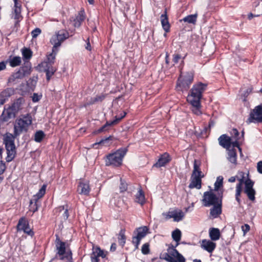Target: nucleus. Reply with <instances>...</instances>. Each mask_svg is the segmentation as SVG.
Returning a JSON list of instances; mask_svg holds the SVG:
<instances>
[{"label": "nucleus", "mask_w": 262, "mask_h": 262, "mask_svg": "<svg viewBox=\"0 0 262 262\" xmlns=\"http://www.w3.org/2000/svg\"><path fill=\"white\" fill-rule=\"evenodd\" d=\"M58 209L59 210L60 213L62 214L63 219L67 220L69 216L67 207L65 208L64 206H60Z\"/></svg>", "instance_id": "e433bc0d"}, {"label": "nucleus", "mask_w": 262, "mask_h": 262, "mask_svg": "<svg viewBox=\"0 0 262 262\" xmlns=\"http://www.w3.org/2000/svg\"><path fill=\"white\" fill-rule=\"evenodd\" d=\"M112 136H110L108 137V138H105V139H102L100 142H99L97 144H105L107 141L108 140H112Z\"/></svg>", "instance_id": "6e6d98bb"}, {"label": "nucleus", "mask_w": 262, "mask_h": 262, "mask_svg": "<svg viewBox=\"0 0 262 262\" xmlns=\"http://www.w3.org/2000/svg\"><path fill=\"white\" fill-rule=\"evenodd\" d=\"M85 49L89 51H91V45H90V41H89V39L88 38V42H86V45L85 46Z\"/></svg>", "instance_id": "0e129e2a"}, {"label": "nucleus", "mask_w": 262, "mask_h": 262, "mask_svg": "<svg viewBox=\"0 0 262 262\" xmlns=\"http://www.w3.org/2000/svg\"><path fill=\"white\" fill-rule=\"evenodd\" d=\"M69 36L67 31L61 30L58 31L53 35L51 40V43L53 45V52H55L56 48L60 46L61 43Z\"/></svg>", "instance_id": "1a4fd4ad"}, {"label": "nucleus", "mask_w": 262, "mask_h": 262, "mask_svg": "<svg viewBox=\"0 0 262 262\" xmlns=\"http://www.w3.org/2000/svg\"><path fill=\"white\" fill-rule=\"evenodd\" d=\"M56 249L57 251V254L59 255L60 259H64L66 258L68 260L71 259L72 253L71 252L66 251V244L64 242H61L59 240L57 242Z\"/></svg>", "instance_id": "ddd939ff"}, {"label": "nucleus", "mask_w": 262, "mask_h": 262, "mask_svg": "<svg viewBox=\"0 0 262 262\" xmlns=\"http://www.w3.org/2000/svg\"><path fill=\"white\" fill-rule=\"evenodd\" d=\"M47 188V185L46 184H43L41 188L39 190L38 192L34 195V199L36 202L38 199L41 198L46 193V190Z\"/></svg>", "instance_id": "c756f323"}, {"label": "nucleus", "mask_w": 262, "mask_h": 262, "mask_svg": "<svg viewBox=\"0 0 262 262\" xmlns=\"http://www.w3.org/2000/svg\"><path fill=\"white\" fill-rule=\"evenodd\" d=\"M207 85L201 82L194 84L187 98L189 103L198 104L202 97V94L206 90Z\"/></svg>", "instance_id": "f03ea898"}, {"label": "nucleus", "mask_w": 262, "mask_h": 262, "mask_svg": "<svg viewBox=\"0 0 262 262\" xmlns=\"http://www.w3.org/2000/svg\"><path fill=\"white\" fill-rule=\"evenodd\" d=\"M4 142L7 155L6 160L7 162H10L14 159L16 155L14 137L11 134L7 135L4 138Z\"/></svg>", "instance_id": "423d86ee"}, {"label": "nucleus", "mask_w": 262, "mask_h": 262, "mask_svg": "<svg viewBox=\"0 0 262 262\" xmlns=\"http://www.w3.org/2000/svg\"><path fill=\"white\" fill-rule=\"evenodd\" d=\"M213 206V207L210 209V213L214 218H216L222 212V203H219Z\"/></svg>", "instance_id": "393cba45"}, {"label": "nucleus", "mask_w": 262, "mask_h": 262, "mask_svg": "<svg viewBox=\"0 0 262 262\" xmlns=\"http://www.w3.org/2000/svg\"><path fill=\"white\" fill-rule=\"evenodd\" d=\"M197 17V14L189 15L183 18V19L180 20V21H182L183 20L184 22L194 24L196 21Z\"/></svg>", "instance_id": "cd10ccee"}, {"label": "nucleus", "mask_w": 262, "mask_h": 262, "mask_svg": "<svg viewBox=\"0 0 262 262\" xmlns=\"http://www.w3.org/2000/svg\"><path fill=\"white\" fill-rule=\"evenodd\" d=\"M193 80V73L188 72L184 76L181 75L178 79L177 89L178 91L187 90Z\"/></svg>", "instance_id": "0eeeda50"}, {"label": "nucleus", "mask_w": 262, "mask_h": 262, "mask_svg": "<svg viewBox=\"0 0 262 262\" xmlns=\"http://www.w3.org/2000/svg\"><path fill=\"white\" fill-rule=\"evenodd\" d=\"M148 231V228L147 226H142L136 229L134 231L135 236L133 237V243L136 245V248L139 245L141 239L146 236Z\"/></svg>", "instance_id": "f8f14e48"}, {"label": "nucleus", "mask_w": 262, "mask_h": 262, "mask_svg": "<svg viewBox=\"0 0 262 262\" xmlns=\"http://www.w3.org/2000/svg\"><path fill=\"white\" fill-rule=\"evenodd\" d=\"M25 100L23 98H19L9 107L17 114L18 112L23 108Z\"/></svg>", "instance_id": "4be33fe9"}, {"label": "nucleus", "mask_w": 262, "mask_h": 262, "mask_svg": "<svg viewBox=\"0 0 262 262\" xmlns=\"http://www.w3.org/2000/svg\"><path fill=\"white\" fill-rule=\"evenodd\" d=\"M6 165L4 163L2 162L0 163V175L2 174L6 169ZM0 180H2V178L0 177Z\"/></svg>", "instance_id": "3c124183"}, {"label": "nucleus", "mask_w": 262, "mask_h": 262, "mask_svg": "<svg viewBox=\"0 0 262 262\" xmlns=\"http://www.w3.org/2000/svg\"><path fill=\"white\" fill-rule=\"evenodd\" d=\"M231 144L232 145L233 147H237L240 150H241V149L238 146V142L237 141V140L235 141L232 142Z\"/></svg>", "instance_id": "69168bd1"}, {"label": "nucleus", "mask_w": 262, "mask_h": 262, "mask_svg": "<svg viewBox=\"0 0 262 262\" xmlns=\"http://www.w3.org/2000/svg\"><path fill=\"white\" fill-rule=\"evenodd\" d=\"M28 223L26 220V219L24 217L21 218L18 222V223L17 224V229L19 230H22L23 231L24 230V228L26 226H27V224Z\"/></svg>", "instance_id": "72a5a7b5"}, {"label": "nucleus", "mask_w": 262, "mask_h": 262, "mask_svg": "<svg viewBox=\"0 0 262 262\" xmlns=\"http://www.w3.org/2000/svg\"><path fill=\"white\" fill-rule=\"evenodd\" d=\"M238 174L240 175V176L242 177V178H238L237 177V180H238L239 182L237 184V185H239L240 184V186H241V188L242 189V186H243V184L244 183L245 184V180H244V178H245V173L243 172H240L238 173Z\"/></svg>", "instance_id": "c03bdc74"}, {"label": "nucleus", "mask_w": 262, "mask_h": 262, "mask_svg": "<svg viewBox=\"0 0 262 262\" xmlns=\"http://www.w3.org/2000/svg\"><path fill=\"white\" fill-rule=\"evenodd\" d=\"M32 123V119L30 115H21L15 121L14 126V135L17 136L23 132H27Z\"/></svg>", "instance_id": "7ed1b4c3"}, {"label": "nucleus", "mask_w": 262, "mask_h": 262, "mask_svg": "<svg viewBox=\"0 0 262 262\" xmlns=\"http://www.w3.org/2000/svg\"><path fill=\"white\" fill-rule=\"evenodd\" d=\"M127 148L118 149L115 152L106 156L105 164L106 166H118L122 164L123 158L126 154Z\"/></svg>", "instance_id": "39448f33"}, {"label": "nucleus", "mask_w": 262, "mask_h": 262, "mask_svg": "<svg viewBox=\"0 0 262 262\" xmlns=\"http://www.w3.org/2000/svg\"><path fill=\"white\" fill-rule=\"evenodd\" d=\"M16 114L9 106L5 107L0 116V121L2 122L9 121L10 119L15 118Z\"/></svg>", "instance_id": "dca6fc26"}, {"label": "nucleus", "mask_w": 262, "mask_h": 262, "mask_svg": "<svg viewBox=\"0 0 262 262\" xmlns=\"http://www.w3.org/2000/svg\"><path fill=\"white\" fill-rule=\"evenodd\" d=\"M202 201L204 206L209 207L219 203H221L222 196H216L212 190L206 191L204 193Z\"/></svg>", "instance_id": "9d476101"}, {"label": "nucleus", "mask_w": 262, "mask_h": 262, "mask_svg": "<svg viewBox=\"0 0 262 262\" xmlns=\"http://www.w3.org/2000/svg\"><path fill=\"white\" fill-rule=\"evenodd\" d=\"M45 136V134L42 131H37L35 134L34 140L36 142H40L42 141Z\"/></svg>", "instance_id": "c9c22d12"}, {"label": "nucleus", "mask_w": 262, "mask_h": 262, "mask_svg": "<svg viewBox=\"0 0 262 262\" xmlns=\"http://www.w3.org/2000/svg\"><path fill=\"white\" fill-rule=\"evenodd\" d=\"M6 68V64L4 61L0 62V71L4 70Z\"/></svg>", "instance_id": "052dcab7"}, {"label": "nucleus", "mask_w": 262, "mask_h": 262, "mask_svg": "<svg viewBox=\"0 0 262 262\" xmlns=\"http://www.w3.org/2000/svg\"><path fill=\"white\" fill-rule=\"evenodd\" d=\"M223 178L222 176H219L217 178L216 181L214 184V190L217 191L223 185Z\"/></svg>", "instance_id": "4c0bfd02"}, {"label": "nucleus", "mask_w": 262, "mask_h": 262, "mask_svg": "<svg viewBox=\"0 0 262 262\" xmlns=\"http://www.w3.org/2000/svg\"><path fill=\"white\" fill-rule=\"evenodd\" d=\"M78 21L81 23L84 19V17L82 14H79V15L75 18Z\"/></svg>", "instance_id": "13d9d810"}, {"label": "nucleus", "mask_w": 262, "mask_h": 262, "mask_svg": "<svg viewBox=\"0 0 262 262\" xmlns=\"http://www.w3.org/2000/svg\"><path fill=\"white\" fill-rule=\"evenodd\" d=\"M209 237L212 241H217L220 239L221 233L218 228H211L209 231Z\"/></svg>", "instance_id": "a878e982"}, {"label": "nucleus", "mask_w": 262, "mask_h": 262, "mask_svg": "<svg viewBox=\"0 0 262 262\" xmlns=\"http://www.w3.org/2000/svg\"><path fill=\"white\" fill-rule=\"evenodd\" d=\"M105 98V95L101 94L97 95L94 98H91L90 100L87 102V105L93 104L97 102L102 101Z\"/></svg>", "instance_id": "7c9ffc66"}, {"label": "nucleus", "mask_w": 262, "mask_h": 262, "mask_svg": "<svg viewBox=\"0 0 262 262\" xmlns=\"http://www.w3.org/2000/svg\"><path fill=\"white\" fill-rule=\"evenodd\" d=\"M90 191V187L88 181L80 180L77 187L78 193L88 195Z\"/></svg>", "instance_id": "f3484780"}, {"label": "nucleus", "mask_w": 262, "mask_h": 262, "mask_svg": "<svg viewBox=\"0 0 262 262\" xmlns=\"http://www.w3.org/2000/svg\"><path fill=\"white\" fill-rule=\"evenodd\" d=\"M93 250L95 252V254L99 257H101L102 258H104L105 257V254H104V252L102 250H101L99 248H93Z\"/></svg>", "instance_id": "79ce46f5"}, {"label": "nucleus", "mask_w": 262, "mask_h": 262, "mask_svg": "<svg viewBox=\"0 0 262 262\" xmlns=\"http://www.w3.org/2000/svg\"><path fill=\"white\" fill-rule=\"evenodd\" d=\"M141 251L144 254L148 253L149 251V244L148 243L144 244L142 247Z\"/></svg>", "instance_id": "49530a36"}, {"label": "nucleus", "mask_w": 262, "mask_h": 262, "mask_svg": "<svg viewBox=\"0 0 262 262\" xmlns=\"http://www.w3.org/2000/svg\"><path fill=\"white\" fill-rule=\"evenodd\" d=\"M41 33V30L39 28H36L31 32V35L33 38H36Z\"/></svg>", "instance_id": "de8ad7c7"}, {"label": "nucleus", "mask_w": 262, "mask_h": 262, "mask_svg": "<svg viewBox=\"0 0 262 262\" xmlns=\"http://www.w3.org/2000/svg\"><path fill=\"white\" fill-rule=\"evenodd\" d=\"M23 231L29 235H31L32 234V231L31 228H30L28 223L27 224V226H26L25 228H24Z\"/></svg>", "instance_id": "5fc2aeb1"}, {"label": "nucleus", "mask_w": 262, "mask_h": 262, "mask_svg": "<svg viewBox=\"0 0 262 262\" xmlns=\"http://www.w3.org/2000/svg\"><path fill=\"white\" fill-rule=\"evenodd\" d=\"M12 17L17 20L15 23V25L18 23V21L21 18V5L19 3L14 4L12 14Z\"/></svg>", "instance_id": "412c9836"}, {"label": "nucleus", "mask_w": 262, "mask_h": 262, "mask_svg": "<svg viewBox=\"0 0 262 262\" xmlns=\"http://www.w3.org/2000/svg\"><path fill=\"white\" fill-rule=\"evenodd\" d=\"M262 122V105L256 106L251 112L250 116L246 121L248 124L252 122L259 123Z\"/></svg>", "instance_id": "9b49d317"}, {"label": "nucleus", "mask_w": 262, "mask_h": 262, "mask_svg": "<svg viewBox=\"0 0 262 262\" xmlns=\"http://www.w3.org/2000/svg\"><path fill=\"white\" fill-rule=\"evenodd\" d=\"M181 232L177 229L172 232V237L177 242L175 247H169L167 249V253L165 254L164 259L168 262H186L185 257L180 254L175 248L179 245L181 238Z\"/></svg>", "instance_id": "f257e3e1"}, {"label": "nucleus", "mask_w": 262, "mask_h": 262, "mask_svg": "<svg viewBox=\"0 0 262 262\" xmlns=\"http://www.w3.org/2000/svg\"><path fill=\"white\" fill-rule=\"evenodd\" d=\"M116 244H115V243L112 244V246L111 247V250L114 251L116 250Z\"/></svg>", "instance_id": "774afa93"}, {"label": "nucleus", "mask_w": 262, "mask_h": 262, "mask_svg": "<svg viewBox=\"0 0 262 262\" xmlns=\"http://www.w3.org/2000/svg\"><path fill=\"white\" fill-rule=\"evenodd\" d=\"M218 140L221 146L227 149H229L232 143L230 137L224 134L221 136Z\"/></svg>", "instance_id": "6ab92c4d"}, {"label": "nucleus", "mask_w": 262, "mask_h": 262, "mask_svg": "<svg viewBox=\"0 0 262 262\" xmlns=\"http://www.w3.org/2000/svg\"><path fill=\"white\" fill-rule=\"evenodd\" d=\"M136 202L143 205L145 202V196L143 192L141 189H139L138 193L136 195Z\"/></svg>", "instance_id": "c85d7f7f"}, {"label": "nucleus", "mask_w": 262, "mask_h": 262, "mask_svg": "<svg viewBox=\"0 0 262 262\" xmlns=\"http://www.w3.org/2000/svg\"><path fill=\"white\" fill-rule=\"evenodd\" d=\"M236 179H237V176L231 177L228 179V181L231 183H233L235 181Z\"/></svg>", "instance_id": "e2e57ef3"}, {"label": "nucleus", "mask_w": 262, "mask_h": 262, "mask_svg": "<svg viewBox=\"0 0 262 262\" xmlns=\"http://www.w3.org/2000/svg\"><path fill=\"white\" fill-rule=\"evenodd\" d=\"M41 97V95H38L36 93H34L32 97V101L34 102H37L40 99Z\"/></svg>", "instance_id": "603ef678"}, {"label": "nucleus", "mask_w": 262, "mask_h": 262, "mask_svg": "<svg viewBox=\"0 0 262 262\" xmlns=\"http://www.w3.org/2000/svg\"><path fill=\"white\" fill-rule=\"evenodd\" d=\"M161 21L162 27L165 30V32H168L169 31L170 25L168 21L166 11H165L164 14L161 15Z\"/></svg>", "instance_id": "b1692460"}, {"label": "nucleus", "mask_w": 262, "mask_h": 262, "mask_svg": "<svg viewBox=\"0 0 262 262\" xmlns=\"http://www.w3.org/2000/svg\"><path fill=\"white\" fill-rule=\"evenodd\" d=\"M254 182L250 179H248L245 182V188L244 192L246 194L248 199L254 202L255 200V195L256 194L255 190L253 188Z\"/></svg>", "instance_id": "4468645a"}, {"label": "nucleus", "mask_w": 262, "mask_h": 262, "mask_svg": "<svg viewBox=\"0 0 262 262\" xmlns=\"http://www.w3.org/2000/svg\"><path fill=\"white\" fill-rule=\"evenodd\" d=\"M30 73V67L27 66H23L20 67L17 71L13 73L10 76L9 78L8 81L10 83H17L26 76L29 75Z\"/></svg>", "instance_id": "6e6552de"}, {"label": "nucleus", "mask_w": 262, "mask_h": 262, "mask_svg": "<svg viewBox=\"0 0 262 262\" xmlns=\"http://www.w3.org/2000/svg\"><path fill=\"white\" fill-rule=\"evenodd\" d=\"M92 262H99V257L96 255L95 252L93 250V252L91 256Z\"/></svg>", "instance_id": "09e8293b"}, {"label": "nucleus", "mask_w": 262, "mask_h": 262, "mask_svg": "<svg viewBox=\"0 0 262 262\" xmlns=\"http://www.w3.org/2000/svg\"><path fill=\"white\" fill-rule=\"evenodd\" d=\"M170 158L169 154L165 152L162 155L159 159L158 162L154 165L156 167H161L165 166L167 163L169 162Z\"/></svg>", "instance_id": "aec40b11"}, {"label": "nucleus", "mask_w": 262, "mask_h": 262, "mask_svg": "<svg viewBox=\"0 0 262 262\" xmlns=\"http://www.w3.org/2000/svg\"><path fill=\"white\" fill-rule=\"evenodd\" d=\"M250 226L247 224H245L244 226H242V229L243 231L244 234L245 235L246 233H247L250 230Z\"/></svg>", "instance_id": "864d4df0"}, {"label": "nucleus", "mask_w": 262, "mask_h": 262, "mask_svg": "<svg viewBox=\"0 0 262 262\" xmlns=\"http://www.w3.org/2000/svg\"><path fill=\"white\" fill-rule=\"evenodd\" d=\"M56 71V69L53 67H49L47 69L45 70L47 76V79L48 81L50 80V78L54 74Z\"/></svg>", "instance_id": "f704fd0d"}, {"label": "nucleus", "mask_w": 262, "mask_h": 262, "mask_svg": "<svg viewBox=\"0 0 262 262\" xmlns=\"http://www.w3.org/2000/svg\"><path fill=\"white\" fill-rule=\"evenodd\" d=\"M201 247L209 253H212L216 247V244L209 239H203L202 241Z\"/></svg>", "instance_id": "a211bd4d"}, {"label": "nucleus", "mask_w": 262, "mask_h": 262, "mask_svg": "<svg viewBox=\"0 0 262 262\" xmlns=\"http://www.w3.org/2000/svg\"><path fill=\"white\" fill-rule=\"evenodd\" d=\"M236 152L235 149H232L231 150L228 149V159L232 163L234 164H236Z\"/></svg>", "instance_id": "bb28decb"}, {"label": "nucleus", "mask_w": 262, "mask_h": 262, "mask_svg": "<svg viewBox=\"0 0 262 262\" xmlns=\"http://www.w3.org/2000/svg\"><path fill=\"white\" fill-rule=\"evenodd\" d=\"M21 62V58L19 56H15L9 60V64L11 67H15L20 65Z\"/></svg>", "instance_id": "2f4dec72"}, {"label": "nucleus", "mask_w": 262, "mask_h": 262, "mask_svg": "<svg viewBox=\"0 0 262 262\" xmlns=\"http://www.w3.org/2000/svg\"><path fill=\"white\" fill-rule=\"evenodd\" d=\"M58 50H57V48H56V49L55 50V52H53L52 51V53L50 54L48 56V62L52 64V63H54V59L55 58V56H56V54Z\"/></svg>", "instance_id": "ea45409f"}, {"label": "nucleus", "mask_w": 262, "mask_h": 262, "mask_svg": "<svg viewBox=\"0 0 262 262\" xmlns=\"http://www.w3.org/2000/svg\"><path fill=\"white\" fill-rule=\"evenodd\" d=\"M118 241L119 244L122 246H123L125 243V236L124 232L122 230H121L119 234Z\"/></svg>", "instance_id": "a19ab883"}, {"label": "nucleus", "mask_w": 262, "mask_h": 262, "mask_svg": "<svg viewBox=\"0 0 262 262\" xmlns=\"http://www.w3.org/2000/svg\"><path fill=\"white\" fill-rule=\"evenodd\" d=\"M121 183L119 187L120 191L121 192H124L127 189V184L126 183L123 181L122 179L120 180Z\"/></svg>", "instance_id": "a18cd8bd"}, {"label": "nucleus", "mask_w": 262, "mask_h": 262, "mask_svg": "<svg viewBox=\"0 0 262 262\" xmlns=\"http://www.w3.org/2000/svg\"><path fill=\"white\" fill-rule=\"evenodd\" d=\"M6 100L3 97H0V106L5 103Z\"/></svg>", "instance_id": "338daca9"}, {"label": "nucleus", "mask_w": 262, "mask_h": 262, "mask_svg": "<svg viewBox=\"0 0 262 262\" xmlns=\"http://www.w3.org/2000/svg\"><path fill=\"white\" fill-rule=\"evenodd\" d=\"M192 105V111L193 113L196 115H200L202 114V112L200 110L201 108V103L198 102V104H193V103H190Z\"/></svg>", "instance_id": "473e14b6"}, {"label": "nucleus", "mask_w": 262, "mask_h": 262, "mask_svg": "<svg viewBox=\"0 0 262 262\" xmlns=\"http://www.w3.org/2000/svg\"><path fill=\"white\" fill-rule=\"evenodd\" d=\"M204 177V176L200 168V164H198V161L194 160L193 169L190 177V183L189 187L191 189L194 188L198 189H201L202 187L201 179Z\"/></svg>", "instance_id": "20e7f679"}, {"label": "nucleus", "mask_w": 262, "mask_h": 262, "mask_svg": "<svg viewBox=\"0 0 262 262\" xmlns=\"http://www.w3.org/2000/svg\"><path fill=\"white\" fill-rule=\"evenodd\" d=\"M162 215L165 217L166 220L173 218L174 221L179 222L183 219L184 214L181 210H174L166 213H163Z\"/></svg>", "instance_id": "2eb2a0df"}, {"label": "nucleus", "mask_w": 262, "mask_h": 262, "mask_svg": "<svg viewBox=\"0 0 262 262\" xmlns=\"http://www.w3.org/2000/svg\"><path fill=\"white\" fill-rule=\"evenodd\" d=\"M257 168L258 172L262 173V161L258 162Z\"/></svg>", "instance_id": "4d7b16f0"}, {"label": "nucleus", "mask_w": 262, "mask_h": 262, "mask_svg": "<svg viewBox=\"0 0 262 262\" xmlns=\"http://www.w3.org/2000/svg\"><path fill=\"white\" fill-rule=\"evenodd\" d=\"M172 61L174 63L173 65L177 64L179 62L180 60H181L182 62H183V60L181 56L179 54H174L173 55Z\"/></svg>", "instance_id": "37998d69"}, {"label": "nucleus", "mask_w": 262, "mask_h": 262, "mask_svg": "<svg viewBox=\"0 0 262 262\" xmlns=\"http://www.w3.org/2000/svg\"><path fill=\"white\" fill-rule=\"evenodd\" d=\"M81 25V23L77 20L76 19L74 20V26L75 27H79Z\"/></svg>", "instance_id": "680f3d73"}, {"label": "nucleus", "mask_w": 262, "mask_h": 262, "mask_svg": "<svg viewBox=\"0 0 262 262\" xmlns=\"http://www.w3.org/2000/svg\"><path fill=\"white\" fill-rule=\"evenodd\" d=\"M125 115L126 113L124 112H122L120 116H116V118L114 120L110 122H107L105 125H104L98 130V132L101 133L102 131H103L106 126H110L118 123L123 118L125 117Z\"/></svg>", "instance_id": "5701e85b"}, {"label": "nucleus", "mask_w": 262, "mask_h": 262, "mask_svg": "<svg viewBox=\"0 0 262 262\" xmlns=\"http://www.w3.org/2000/svg\"><path fill=\"white\" fill-rule=\"evenodd\" d=\"M242 189L241 188L240 184L236 185L235 197H240Z\"/></svg>", "instance_id": "8fccbe9b"}, {"label": "nucleus", "mask_w": 262, "mask_h": 262, "mask_svg": "<svg viewBox=\"0 0 262 262\" xmlns=\"http://www.w3.org/2000/svg\"><path fill=\"white\" fill-rule=\"evenodd\" d=\"M232 134L233 135H234V136L235 138H236V139L238 140L237 137L239 135V133H238V130L236 129H235V128H233L232 130Z\"/></svg>", "instance_id": "bf43d9fd"}, {"label": "nucleus", "mask_w": 262, "mask_h": 262, "mask_svg": "<svg viewBox=\"0 0 262 262\" xmlns=\"http://www.w3.org/2000/svg\"><path fill=\"white\" fill-rule=\"evenodd\" d=\"M22 54L24 58L30 59L32 56V52L30 49L24 48L22 49Z\"/></svg>", "instance_id": "58836bf2"}]
</instances>
